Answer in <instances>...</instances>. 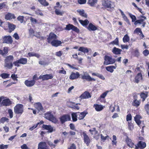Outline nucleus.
<instances>
[{
	"label": "nucleus",
	"instance_id": "obj_27",
	"mask_svg": "<svg viewBox=\"0 0 149 149\" xmlns=\"http://www.w3.org/2000/svg\"><path fill=\"white\" fill-rule=\"evenodd\" d=\"M121 51V49L117 48L116 47L113 48L112 50L113 53L116 54H120Z\"/></svg>",
	"mask_w": 149,
	"mask_h": 149
},
{
	"label": "nucleus",
	"instance_id": "obj_50",
	"mask_svg": "<svg viewBox=\"0 0 149 149\" xmlns=\"http://www.w3.org/2000/svg\"><path fill=\"white\" fill-rule=\"evenodd\" d=\"M72 25L69 24L66 25V27L65 28V29L67 30H70L72 29Z\"/></svg>",
	"mask_w": 149,
	"mask_h": 149
},
{
	"label": "nucleus",
	"instance_id": "obj_28",
	"mask_svg": "<svg viewBox=\"0 0 149 149\" xmlns=\"http://www.w3.org/2000/svg\"><path fill=\"white\" fill-rule=\"evenodd\" d=\"M35 107L39 111H42L43 109L41 103L40 102H38L36 103L35 105Z\"/></svg>",
	"mask_w": 149,
	"mask_h": 149
},
{
	"label": "nucleus",
	"instance_id": "obj_57",
	"mask_svg": "<svg viewBox=\"0 0 149 149\" xmlns=\"http://www.w3.org/2000/svg\"><path fill=\"white\" fill-rule=\"evenodd\" d=\"M8 112L10 115V118H12L13 117V112L12 110L11 109H9L8 110Z\"/></svg>",
	"mask_w": 149,
	"mask_h": 149
},
{
	"label": "nucleus",
	"instance_id": "obj_63",
	"mask_svg": "<svg viewBox=\"0 0 149 149\" xmlns=\"http://www.w3.org/2000/svg\"><path fill=\"white\" fill-rule=\"evenodd\" d=\"M143 54L145 56H147L149 54V51L147 49H146L143 52Z\"/></svg>",
	"mask_w": 149,
	"mask_h": 149
},
{
	"label": "nucleus",
	"instance_id": "obj_13",
	"mask_svg": "<svg viewBox=\"0 0 149 149\" xmlns=\"http://www.w3.org/2000/svg\"><path fill=\"white\" fill-rule=\"evenodd\" d=\"M53 78V77L51 74H46L45 75H41L38 78V79H42V80H48L49 79H51Z\"/></svg>",
	"mask_w": 149,
	"mask_h": 149
},
{
	"label": "nucleus",
	"instance_id": "obj_20",
	"mask_svg": "<svg viewBox=\"0 0 149 149\" xmlns=\"http://www.w3.org/2000/svg\"><path fill=\"white\" fill-rule=\"evenodd\" d=\"M83 135L84 137V142L88 146L90 142V139L88 136L85 133L83 132Z\"/></svg>",
	"mask_w": 149,
	"mask_h": 149
},
{
	"label": "nucleus",
	"instance_id": "obj_35",
	"mask_svg": "<svg viewBox=\"0 0 149 149\" xmlns=\"http://www.w3.org/2000/svg\"><path fill=\"white\" fill-rule=\"evenodd\" d=\"M127 143L128 146L132 148L134 147L135 145L134 143L132 142L131 140V139H128L127 140Z\"/></svg>",
	"mask_w": 149,
	"mask_h": 149
},
{
	"label": "nucleus",
	"instance_id": "obj_10",
	"mask_svg": "<svg viewBox=\"0 0 149 149\" xmlns=\"http://www.w3.org/2000/svg\"><path fill=\"white\" fill-rule=\"evenodd\" d=\"M57 36L53 33H51L49 35V37L47 38V41L49 43H51V42L53 40L57 39Z\"/></svg>",
	"mask_w": 149,
	"mask_h": 149
},
{
	"label": "nucleus",
	"instance_id": "obj_30",
	"mask_svg": "<svg viewBox=\"0 0 149 149\" xmlns=\"http://www.w3.org/2000/svg\"><path fill=\"white\" fill-rule=\"evenodd\" d=\"M97 1V0H88V3L91 6H94Z\"/></svg>",
	"mask_w": 149,
	"mask_h": 149
},
{
	"label": "nucleus",
	"instance_id": "obj_53",
	"mask_svg": "<svg viewBox=\"0 0 149 149\" xmlns=\"http://www.w3.org/2000/svg\"><path fill=\"white\" fill-rule=\"evenodd\" d=\"M111 43L115 45H118L119 43L118 38H116L114 41L111 42Z\"/></svg>",
	"mask_w": 149,
	"mask_h": 149
},
{
	"label": "nucleus",
	"instance_id": "obj_8",
	"mask_svg": "<svg viewBox=\"0 0 149 149\" xmlns=\"http://www.w3.org/2000/svg\"><path fill=\"white\" fill-rule=\"evenodd\" d=\"M3 43L11 44L13 42L12 37L10 36H5L3 38Z\"/></svg>",
	"mask_w": 149,
	"mask_h": 149
},
{
	"label": "nucleus",
	"instance_id": "obj_25",
	"mask_svg": "<svg viewBox=\"0 0 149 149\" xmlns=\"http://www.w3.org/2000/svg\"><path fill=\"white\" fill-rule=\"evenodd\" d=\"M77 11L81 16L85 18L87 17V14L85 13V11L83 9H78L77 10Z\"/></svg>",
	"mask_w": 149,
	"mask_h": 149
},
{
	"label": "nucleus",
	"instance_id": "obj_23",
	"mask_svg": "<svg viewBox=\"0 0 149 149\" xmlns=\"http://www.w3.org/2000/svg\"><path fill=\"white\" fill-rule=\"evenodd\" d=\"M142 79V74L140 73H139L135 77L134 82L136 83H138Z\"/></svg>",
	"mask_w": 149,
	"mask_h": 149
},
{
	"label": "nucleus",
	"instance_id": "obj_21",
	"mask_svg": "<svg viewBox=\"0 0 149 149\" xmlns=\"http://www.w3.org/2000/svg\"><path fill=\"white\" fill-rule=\"evenodd\" d=\"M78 118L79 120L83 119L87 113L85 112H83L81 113L77 112Z\"/></svg>",
	"mask_w": 149,
	"mask_h": 149
},
{
	"label": "nucleus",
	"instance_id": "obj_40",
	"mask_svg": "<svg viewBox=\"0 0 149 149\" xmlns=\"http://www.w3.org/2000/svg\"><path fill=\"white\" fill-rule=\"evenodd\" d=\"M134 33H136L139 35L142 34V32L140 28H136L134 31Z\"/></svg>",
	"mask_w": 149,
	"mask_h": 149
},
{
	"label": "nucleus",
	"instance_id": "obj_33",
	"mask_svg": "<svg viewBox=\"0 0 149 149\" xmlns=\"http://www.w3.org/2000/svg\"><path fill=\"white\" fill-rule=\"evenodd\" d=\"M8 27L10 29V32L13 31L16 27L15 25L13 24H11L9 22L8 23Z\"/></svg>",
	"mask_w": 149,
	"mask_h": 149
},
{
	"label": "nucleus",
	"instance_id": "obj_64",
	"mask_svg": "<svg viewBox=\"0 0 149 149\" xmlns=\"http://www.w3.org/2000/svg\"><path fill=\"white\" fill-rule=\"evenodd\" d=\"M11 77L13 80H17V75H15V74H13L11 76Z\"/></svg>",
	"mask_w": 149,
	"mask_h": 149
},
{
	"label": "nucleus",
	"instance_id": "obj_42",
	"mask_svg": "<svg viewBox=\"0 0 149 149\" xmlns=\"http://www.w3.org/2000/svg\"><path fill=\"white\" fill-rule=\"evenodd\" d=\"M71 103L72 105V106L71 107V108L76 109L77 110L79 109V107L77 106V105L78 104H79L77 103L76 104H75V103L73 102H71Z\"/></svg>",
	"mask_w": 149,
	"mask_h": 149
},
{
	"label": "nucleus",
	"instance_id": "obj_37",
	"mask_svg": "<svg viewBox=\"0 0 149 149\" xmlns=\"http://www.w3.org/2000/svg\"><path fill=\"white\" fill-rule=\"evenodd\" d=\"M71 115L73 121H77V118H78L77 113H72Z\"/></svg>",
	"mask_w": 149,
	"mask_h": 149
},
{
	"label": "nucleus",
	"instance_id": "obj_6",
	"mask_svg": "<svg viewBox=\"0 0 149 149\" xmlns=\"http://www.w3.org/2000/svg\"><path fill=\"white\" fill-rule=\"evenodd\" d=\"M102 4L103 6L108 8H112L115 7L114 3L110 1H103Z\"/></svg>",
	"mask_w": 149,
	"mask_h": 149
},
{
	"label": "nucleus",
	"instance_id": "obj_29",
	"mask_svg": "<svg viewBox=\"0 0 149 149\" xmlns=\"http://www.w3.org/2000/svg\"><path fill=\"white\" fill-rule=\"evenodd\" d=\"M79 21L81 24L84 26H87L89 22V21L87 19L84 20L79 19Z\"/></svg>",
	"mask_w": 149,
	"mask_h": 149
},
{
	"label": "nucleus",
	"instance_id": "obj_7",
	"mask_svg": "<svg viewBox=\"0 0 149 149\" xmlns=\"http://www.w3.org/2000/svg\"><path fill=\"white\" fill-rule=\"evenodd\" d=\"M81 75L82 79H85L88 81H95L96 80L95 79L91 78L89 74L86 72H84L83 74H81Z\"/></svg>",
	"mask_w": 149,
	"mask_h": 149
},
{
	"label": "nucleus",
	"instance_id": "obj_46",
	"mask_svg": "<svg viewBox=\"0 0 149 149\" xmlns=\"http://www.w3.org/2000/svg\"><path fill=\"white\" fill-rule=\"evenodd\" d=\"M10 74L7 73H3L1 74L0 76L3 79H6L8 78Z\"/></svg>",
	"mask_w": 149,
	"mask_h": 149
},
{
	"label": "nucleus",
	"instance_id": "obj_11",
	"mask_svg": "<svg viewBox=\"0 0 149 149\" xmlns=\"http://www.w3.org/2000/svg\"><path fill=\"white\" fill-rule=\"evenodd\" d=\"M42 127L44 129L48 130L49 132L51 133L55 131V129L54 127L51 125H43Z\"/></svg>",
	"mask_w": 149,
	"mask_h": 149
},
{
	"label": "nucleus",
	"instance_id": "obj_36",
	"mask_svg": "<svg viewBox=\"0 0 149 149\" xmlns=\"http://www.w3.org/2000/svg\"><path fill=\"white\" fill-rule=\"evenodd\" d=\"M94 106L95 107V109L97 111H100L103 109V107L101 105L94 104Z\"/></svg>",
	"mask_w": 149,
	"mask_h": 149
},
{
	"label": "nucleus",
	"instance_id": "obj_61",
	"mask_svg": "<svg viewBox=\"0 0 149 149\" xmlns=\"http://www.w3.org/2000/svg\"><path fill=\"white\" fill-rule=\"evenodd\" d=\"M136 123L140 127H141V126H142V124H143V123H142V121L140 120H136L135 121Z\"/></svg>",
	"mask_w": 149,
	"mask_h": 149
},
{
	"label": "nucleus",
	"instance_id": "obj_5",
	"mask_svg": "<svg viewBox=\"0 0 149 149\" xmlns=\"http://www.w3.org/2000/svg\"><path fill=\"white\" fill-rule=\"evenodd\" d=\"M23 106L21 104H17L14 107V112L16 113L22 114L23 111Z\"/></svg>",
	"mask_w": 149,
	"mask_h": 149
},
{
	"label": "nucleus",
	"instance_id": "obj_14",
	"mask_svg": "<svg viewBox=\"0 0 149 149\" xmlns=\"http://www.w3.org/2000/svg\"><path fill=\"white\" fill-rule=\"evenodd\" d=\"M91 97L90 93L86 91L82 93L79 97L81 99L89 98Z\"/></svg>",
	"mask_w": 149,
	"mask_h": 149
},
{
	"label": "nucleus",
	"instance_id": "obj_3",
	"mask_svg": "<svg viewBox=\"0 0 149 149\" xmlns=\"http://www.w3.org/2000/svg\"><path fill=\"white\" fill-rule=\"evenodd\" d=\"M45 118L54 123H56L57 122V120L56 118L54 116L51 112H48L45 114Z\"/></svg>",
	"mask_w": 149,
	"mask_h": 149
},
{
	"label": "nucleus",
	"instance_id": "obj_48",
	"mask_svg": "<svg viewBox=\"0 0 149 149\" xmlns=\"http://www.w3.org/2000/svg\"><path fill=\"white\" fill-rule=\"evenodd\" d=\"M24 17L22 16H19L17 18V19L21 23L23 22L24 21Z\"/></svg>",
	"mask_w": 149,
	"mask_h": 149
},
{
	"label": "nucleus",
	"instance_id": "obj_52",
	"mask_svg": "<svg viewBox=\"0 0 149 149\" xmlns=\"http://www.w3.org/2000/svg\"><path fill=\"white\" fill-rule=\"evenodd\" d=\"M141 118V117L139 115H137L134 117V119L135 121L140 120V119Z\"/></svg>",
	"mask_w": 149,
	"mask_h": 149
},
{
	"label": "nucleus",
	"instance_id": "obj_34",
	"mask_svg": "<svg viewBox=\"0 0 149 149\" xmlns=\"http://www.w3.org/2000/svg\"><path fill=\"white\" fill-rule=\"evenodd\" d=\"M18 60L19 62V64L23 65L26 64L27 61V58H21L20 59Z\"/></svg>",
	"mask_w": 149,
	"mask_h": 149
},
{
	"label": "nucleus",
	"instance_id": "obj_9",
	"mask_svg": "<svg viewBox=\"0 0 149 149\" xmlns=\"http://www.w3.org/2000/svg\"><path fill=\"white\" fill-rule=\"evenodd\" d=\"M71 117L68 115H64L60 118V121L62 124L63 123L66 121L70 120Z\"/></svg>",
	"mask_w": 149,
	"mask_h": 149
},
{
	"label": "nucleus",
	"instance_id": "obj_38",
	"mask_svg": "<svg viewBox=\"0 0 149 149\" xmlns=\"http://www.w3.org/2000/svg\"><path fill=\"white\" fill-rule=\"evenodd\" d=\"M79 51L83 52L84 53H88V49L84 47H80L79 50Z\"/></svg>",
	"mask_w": 149,
	"mask_h": 149
},
{
	"label": "nucleus",
	"instance_id": "obj_51",
	"mask_svg": "<svg viewBox=\"0 0 149 149\" xmlns=\"http://www.w3.org/2000/svg\"><path fill=\"white\" fill-rule=\"evenodd\" d=\"M72 30L77 32H78L79 31V29L77 28L72 25Z\"/></svg>",
	"mask_w": 149,
	"mask_h": 149
},
{
	"label": "nucleus",
	"instance_id": "obj_1",
	"mask_svg": "<svg viewBox=\"0 0 149 149\" xmlns=\"http://www.w3.org/2000/svg\"><path fill=\"white\" fill-rule=\"evenodd\" d=\"M129 15L132 19V22H134V24L135 25H137L138 24H142V26L144 27L146 24V22H144V20L147 19L146 17L144 16H140L138 17L139 19L136 20V17L132 14L129 13Z\"/></svg>",
	"mask_w": 149,
	"mask_h": 149
},
{
	"label": "nucleus",
	"instance_id": "obj_32",
	"mask_svg": "<svg viewBox=\"0 0 149 149\" xmlns=\"http://www.w3.org/2000/svg\"><path fill=\"white\" fill-rule=\"evenodd\" d=\"M140 104V100H137L136 99H135L132 102V104L133 106L137 107L139 106Z\"/></svg>",
	"mask_w": 149,
	"mask_h": 149
},
{
	"label": "nucleus",
	"instance_id": "obj_26",
	"mask_svg": "<svg viewBox=\"0 0 149 149\" xmlns=\"http://www.w3.org/2000/svg\"><path fill=\"white\" fill-rule=\"evenodd\" d=\"M28 55L29 57L35 56L38 58H39L40 56L39 54L35 53L34 52H29Z\"/></svg>",
	"mask_w": 149,
	"mask_h": 149
},
{
	"label": "nucleus",
	"instance_id": "obj_4",
	"mask_svg": "<svg viewBox=\"0 0 149 149\" xmlns=\"http://www.w3.org/2000/svg\"><path fill=\"white\" fill-rule=\"evenodd\" d=\"M104 65H108L112 64L115 62V60L114 58H112L108 56H105L104 57Z\"/></svg>",
	"mask_w": 149,
	"mask_h": 149
},
{
	"label": "nucleus",
	"instance_id": "obj_39",
	"mask_svg": "<svg viewBox=\"0 0 149 149\" xmlns=\"http://www.w3.org/2000/svg\"><path fill=\"white\" fill-rule=\"evenodd\" d=\"M38 1L42 5L44 6H48L49 5L48 3L45 0H38Z\"/></svg>",
	"mask_w": 149,
	"mask_h": 149
},
{
	"label": "nucleus",
	"instance_id": "obj_22",
	"mask_svg": "<svg viewBox=\"0 0 149 149\" xmlns=\"http://www.w3.org/2000/svg\"><path fill=\"white\" fill-rule=\"evenodd\" d=\"M50 43L52 45L57 47L61 44L62 43L61 41L55 39L51 42Z\"/></svg>",
	"mask_w": 149,
	"mask_h": 149
},
{
	"label": "nucleus",
	"instance_id": "obj_16",
	"mask_svg": "<svg viewBox=\"0 0 149 149\" xmlns=\"http://www.w3.org/2000/svg\"><path fill=\"white\" fill-rule=\"evenodd\" d=\"M38 149H47V146L45 142H41L38 145Z\"/></svg>",
	"mask_w": 149,
	"mask_h": 149
},
{
	"label": "nucleus",
	"instance_id": "obj_47",
	"mask_svg": "<svg viewBox=\"0 0 149 149\" xmlns=\"http://www.w3.org/2000/svg\"><path fill=\"white\" fill-rule=\"evenodd\" d=\"M140 96L141 98H142V101H144L146 98L147 96L145 93H141L140 94Z\"/></svg>",
	"mask_w": 149,
	"mask_h": 149
},
{
	"label": "nucleus",
	"instance_id": "obj_58",
	"mask_svg": "<svg viewBox=\"0 0 149 149\" xmlns=\"http://www.w3.org/2000/svg\"><path fill=\"white\" fill-rule=\"evenodd\" d=\"M19 62L18 60H17L16 61H15L13 62V64L15 66H17V67H19L20 66L19 64Z\"/></svg>",
	"mask_w": 149,
	"mask_h": 149
},
{
	"label": "nucleus",
	"instance_id": "obj_12",
	"mask_svg": "<svg viewBox=\"0 0 149 149\" xmlns=\"http://www.w3.org/2000/svg\"><path fill=\"white\" fill-rule=\"evenodd\" d=\"M146 146V143L143 141H140L139 142L137 145H135V148L138 149L139 148L141 149H143Z\"/></svg>",
	"mask_w": 149,
	"mask_h": 149
},
{
	"label": "nucleus",
	"instance_id": "obj_56",
	"mask_svg": "<svg viewBox=\"0 0 149 149\" xmlns=\"http://www.w3.org/2000/svg\"><path fill=\"white\" fill-rule=\"evenodd\" d=\"M8 147V145H3V144L0 145V149H7Z\"/></svg>",
	"mask_w": 149,
	"mask_h": 149
},
{
	"label": "nucleus",
	"instance_id": "obj_24",
	"mask_svg": "<svg viewBox=\"0 0 149 149\" xmlns=\"http://www.w3.org/2000/svg\"><path fill=\"white\" fill-rule=\"evenodd\" d=\"M2 104L4 106H8L11 104V101L9 99L3 100L1 102Z\"/></svg>",
	"mask_w": 149,
	"mask_h": 149
},
{
	"label": "nucleus",
	"instance_id": "obj_19",
	"mask_svg": "<svg viewBox=\"0 0 149 149\" xmlns=\"http://www.w3.org/2000/svg\"><path fill=\"white\" fill-rule=\"evenodd\" d=\"M16 17L14 15L10 13H8L5 15V18L7 20H10L12 19H15Z\"/></svg>",
	"mask_w": 149,
	"mask_h": 149
},
{
	"label": "nucleus",
	"instance_id": "obj_49",
	"mask_svg": "<svg viewBox=\"0 0 149 149\" xmlns=\"http://www.w3.org/2000/svg\"><path fill=\"white\" fill-rule=\"evenodd\" d=\"M35 13L37 15H39L42 16L43 15V13L41 12V10L39 9H37L35 11Z\"/></svg>",
	"mask_w": 149,
	"mask_h": 149
},
{
	"label": "nucleus",
	"instance_id": "obj_54",
	"mask_svg": "<svg viewBox=\"0 0 149 149\" xmlns=\"http://www.w3.org/2000/svg\"><path fill=\"white\" fill-rule=\"evenodd\" d=\"M145 109L147 111V114L149 115V104H147L145 105Z\"/></svg>",
	"mask_w": 149,
	"mask_h": 149
},
{
	"label": "nucleus",
	"instance_id": "obj_45",
	"mask_svg": "<svg viewBox=\"0 0 149 149\" xmlns=\"http://www.w3.org/2000/svg\"><path fill=\"white\" fill-rule=\"evenodd\" d=\"M8 119L6 117H3L1 118L0 120V122L2 123H3L6 121L8 122Z\"/></svg>",
	"mask_w": 149,
	"mask_h": 149
},
{
	"label": "nucleus",
	"instance_id": "obj_43",
	"mask_svg": "<svg viewBox=\"0 0 149 149\" xmlns=\"http://www.w3.org/2000/svg\"><path fill=\"white\" fill-rule=\"evenodd\" d=\"M55 13L56 15L62 16L63 13V12L59 10L56 8L55 10Z\"/></svg>",
	"mask_w": 149,
	"mask_h": 149
},
{
	"label": "nucleus",
	"instance_id": "obj_55",
	"mask_svg": "<svg viewBox=\"0 0 149 149\" xmlns=\"http://www.w3.org/2000/svg\"><path fill=\"white\" fill-rule=\"evenodd\" d=\"M132 120V116L130 114H128L126 116V120L127 121L131 120Z\"/></svg>",
	"mask_w": 149,
	"mask_h": 149
},
{
	"label": "nucleus",
	"instance_id": "obj_41",
	"mask_svg": "<svg viewBox=\"0 0 149 149\" xmlns=\"http://www.w3.org/2000/svg\"><path fill=\"white\" fill-rule=\"evenodd\" d=\"M130 40V38L127 34L125 35L123 38V41L124 42H128Z\"/></svg>",
	"mask_w": 149,
	"mask_h": 149
},
{
	"label": "nucleus",
	"instance_id": "obj_15",
	"mask_svg": "<svg viewBox=\"0 0 149 149\" xmlns=\"http://www.w3.org/2000/svg\"><path fill=\"white\" fill-rule=\"evenodd\" d=\"M36 83V81L34 80H26L25 81L24 84L28 87H31L33 86Z\"/></svg>",
	"mask_w": 149,
	"mask_h": 149
},
{
	"label": "nucleus",
	"instance_id": "obj_17",
	"mask_svg": "<svg viewBox=\"0 0 149 149\" xmlns=\"http://www.w3.org/2000/svg\"><path fill=\"white\" fill-rule=\"evenodd\" d=\"M80 74L78 72H77L76 73L72 72L69 78L71 79H74L78 78Z\"/></svg>",
	"mask_w": 149,
	"mask_h": 149
},
{
	"label": "nucleus",
	"instance_id": "obj_59",
	"mask_svg": "<svg viewBox=\"0 0 149 149\" xmlns=\"http://www.w3.org/2000/svg\"><path fill=\"white\" fill-rule=\"evenodd\" d=\"M13 36L16 40H18L19 39V37L17 33H15Z\"/></svg>",
	"mask_w": 149,
	"mask_h": 149
},
{
	"label": "nucleus",
	"instance_id": "obj_62",
	"mask_svg": "<svg viewBox=\"0 0 149 149\" xmlns=\"http://www.w3.org/2000/svg\"><path fill=\"white\" fill-rule=\"evenodd\" d=\"M128 125L129 129V130H131L133 129V125L132 123H130L129 122L128 123Z\"/></svg>",
	"mask_w": 149,
	"mask_h": 149
},
{
	"label": "nucleus",
	"instance_id": "obj_2",
	"mask_svg": "<svg viewBox=\"0 0 149 149\" xmlns=\"http://www.w3.org/2000/svg\"><path fill=\"white\" fill-rule=\"evenodd\" d=\"M13 59V56L12 55H10L6 57L4 60V67L9 69H11L13 66V64L12 63Z\"/></svg>",
	"mask_w": 149,
	"mask_h": 149
},
{
	"label": "nucleus",
	"instance_id": "obj_60",
	"mask_svg": "<svg viewBox=\"0 0 149 149\" xmlns=\"http://www.w3.org/2000/svg\"><path fill=\"white\" fill-rule=\"evenodd\" d=\"M48 143L49 146H50L51 147H52L53 148H54L56 146V145L53 144L52 142L50 141H48Z\"/></svg>",
	"mask_w": 149,
	"mask_h": 149
},
{
	"label": "nucleus",
	"instance_id": "obj_44",
	"mask_svg": "<svg viewBox=\"0 0 149 149\" xmlns=\"http://www.w3.org/2000/svg\"><path fill=\"white\" fill-rule=\"evenodd\" d=\"M89 131L91 132V133L92 135H95L97 134L98 132L96 130L95 128H93L91 129H90Z\"/></svg>",
	"mask_w": 149,
	"mask_h": 149
},
{
	"label": "nucleus",
	"instance_id": "obj_31",
	"mask_svg": "<svg viewBox=\"0 0 149 149\" xmlns=\"http://www.w3.org/2000/svg\"><path fill=\"white\" fill-rule=\"evenodd\" d=\"M106 70L112 73L113 72L114 69H116V67L114 66H110L108 67H107L106 68Z\"/></svg>",
	"mask_w": 149,
	"mask_h": 149
},
{
	"label": "nucleus",
	"instance_id": "obj_18",
	"mask_svg": "<svg viewBox=\"0 0 149 149\" xmlns=\"http://www.w3.org/2000/svg\"><path fill=\"white\" fill-rule=\"evenodd\" d=\"M87 28L90 31H95L97 29V27L91 23L89 24Z\"/></svg>",
	"mask_w": 149,
	"mask_h": 149
}]
</instances>
